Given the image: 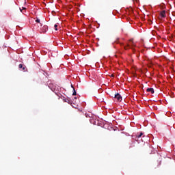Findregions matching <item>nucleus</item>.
<instances>
[{
	"mask_svg": "<svg viewBox=\"0 0 175 175\" xmlns=\"http://www.w3.org/2000/svg\"><path fill=\"white\" fill-rule=\"evenodd\" d=\"M131 42L130 44H127V46H124V50H128V49H133L136 46V44L133 42V40H129Z\"/></svg>",
	"mask_w": 175,
	"mask_h": 175,
	"instance_id": "f257e3e1",
	"label": "nucleus"
},
{
	"mask_svg": "<svg viewBox=\"0 0 175 175\" xmlns=\"http://www.w3.org/2000/svg\"><path fill=\"white\" fill-rule=\"evenodd\" d=\"M18 68L19 69H21V70H23V72H27V66H25V65L20 64L18 65Z\"/></svg>",
	"mask_w": 175,
	"mask_h": 175,
	"instance_id": "f03ea898",
	"label": "nucleus"
},
{
	"mask_svg": "<svg viewBox=\"0 0 175 175\" xmlns=\"http://www.w3.org/2000/svg\"><path fill=\"white\" fill-rule=\"evenodd\" d=\"M115 98L119 100V102H121V100H122V96H121V95L118 93L115 94Z\"/></svg>",
	"mask_w": 175,
	"mask_h": 175,
	"instance_id": "7ed1b4c3",
	"label": "nucleus"
},
{
	"mask_svg": "<svg viewBox=\"0 0 175 175\" xmlns=\"http://www.w3.org/2000/svg\"><path fill=\"white\" fill-rule=\"evenodd\" d=\"M160 16H161L163 18H165V17H166V11L165 10L161 11L160 13Z\"/></svg>",
	"mask_w": 175,
	"mask_h": 175,
	"instance_id": "20e7f679",
	"label": "nucleus"
},
{
	"mask_svg": "<svg viewBox=\"0 0 175 175\" xmlns=\"http://www.w3.org/2000/svg\"><path fill=\"white\" fill-rule=\"evenodd\" d=\"M146 91H147V92H151V94H154V88H147Z\"/></svg>",
	"mask_w": 175,
	"mask_h": 175,
	"instance_id": "39448f33",
	"label": "nucleus"
},
{
	"mask_svg": "<svg viewBox=\"0 0 175 175\" xmlns=\"http://www.w3.org/2000/svg\"><path fill=\"white\" fill-rule=\"evenodd\" d=\"M71 87L72 88H73V93H72V95L75 96V95H77V93L76 92V90H75V88L73 87V85H71Z\"/></svg>",
	"mask_w": 175,
	"mask_h": 175,
	"instance_id": "423d86ee",
	"label": "nucleus"
},
{
	"mask_svg": "<svg viewBox=\"0 0 175 175\" xmlns=\"http://www.w3.org/2000/svg\"><path fill=\"white\" fill-rule=\"evenodd\" d=\"M37 19L36 20V23H38V24H40L41 27L43 25L42 23H40V19L36 18Z\"/></svg>",
	"mask_w": 175,
	"mask_h": 175,
	"instance_id": "0eeeda50",
	"label": "nucleus"
},
{
	"mask_svg": "<svg viewBox=\"0 0 175 175\" xmlns=\"http://www.w3.org/2000/svg\"><path fill=\"white\" fill-rule=\"evenodd\" d=\"M57 27H58V25H57V24H55V25H54L55 31H58Z\"/></svg>",
	"mask_w": 175,
	"mask_h": 175,
	"instance_id": "6e6552de",
	"label": "nucleus"
},
{
	"mask_svg": "<svg viewBox=\"0 0 175 175\" xmlns=\"http://www.w3.org/2000/svg\"><path fill=\"white\" fill-rule=\"evenodd\" d=\"M142 135H143V133H140L139 135H137V137L139 139V137H141Z\"/></svg>",
	"mask_w": 175,
	"mask_h": 175,
	"instance_id": "1a4fd4ad",
	"label": "nucleus"
},
{
	"mask_svg": "<svg viewBox=\"0 0 175 175\" xmlns=\"http://www.w3.org/2000/svg\"><path fill=\"white\" fill-rule=\"evenodd\" d=\"M44 28H45V29L47 28V26H44Z\"/></svg>",
	"mask_w": 175,
	"mask_h": 175,
	"instance_id": "9d476101",
	"label": "nucleus"
},
{
	"mask_svg": "<svg viewBox=\"0 0 175 175\" xmlns=\"http://www.w3.org/2000/svg\"><path fill=\"white\" fill-rule=\"evenodd\" d=\"M20 10H21V12H23V10H21V8H20Z\"/></svg>",
	"mask_w": 175,
	"mask_h": 175,
	"instance_id": "9b49d317",
	"label": "nucleus"
},
{
	"mask_svg": "<svg viewBox=\"0 0 175 175\" xmlns=\"http://www.w3.org/2000/svg\"><path fill=\"white\" fill-rule=\"evenodd\" d=\"M23 10H25V8H23Z\"/></svg>",
	"mask_w": 175,
	"mask_h": 175,
	"instance_id": "f8f14e48",
	"label": "nucleus"
},
{
	"mask_svg": "<svg viewBox=\"0 0 175 175\" xmlns=\"http://www.w3.org/2000/svg\"><path fill=\"white\" fill-rule=\"evenodd\" d=\"M75 99H77V97H75Z\"/></svg>",
	"mask_w": 175,
	"mask_h": 175,
	"instance_id": "ddd939ff",
	"label": "nucleus"
}]
</instances>
